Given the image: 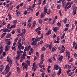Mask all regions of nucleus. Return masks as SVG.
<instances>
[{"mask_svg":"<svg viewBox=\"0 0 77 77\" xmlns=\"http://www.w3.org/2000/svg\"><path fill=\"white\" fill-rule=\"evenodd\" d=\"M31 41H32V45H34L33 47V48L35 49L38 48L39 46V44L36 45V42H35V38H32L31 39Z\"/></svg>","mask_w":77,"mask_h":77,"instance_id":"nucleus-1","label":"nucleus"},{"mask_svg":"<svg viewBox=\"0 0 77 77\" xmlns=\"http://www.w3.org/2000/svg\"><path fill=\"white\" fill-rule=\"evenodd\" d=\"M26 52L24 51L23 53V57H21V59L20 60V62H22L24 59L26 58Z\"/></svg>","mask_w":77,"mask_h":77,"instance_id":"nucleus-2","label":"nucleus"},{"mask_svg":"<svg viewBox=\"0 0 77 77\" xmlns=\"http://www.w3.org/2000/svg\"><path fill=\"white\" fill-rule=\"evenodd\" d=\"M18 48L19 50H21V49L23 50L24 49V46H22L21 43H20L18 46Z\"/></svg>","mask_w":77,"mask_h":77,"instance_id":"nucleus-3","label":"nucleus"},{"mask_svg":"<svg viewBox=\"0 0 77 77\" xmlns=\"http://www.w3.org/2000/svg\"><path fill=\"white\" fill-rule=\"evenodd\" d=\"M66 56L68 57V60L69 59V58H70V53H69V52L67 50L66 51Z\"/></svg>","mask_w":77,"mask_h":77,"instance_id":"nucleus-4","label":"nucleus"},{"mask_svg":"<svg viewBox=\"0 0 77 77\" xmlns=\"http://www.w3.org/2000/svg\"><path fill=\"white\" fill-rule=\"evenodd\" d=\"M11 48V46L10 45H7L5 46V51H8Z\"/></svg>","mask_w":77,"mask_h":77,"instance_id":"nucleus-5","label":"nucleus"},{"mask_svg":"<svg viewBox=\"0 0 77 77\" xmlns=\"http://www.w3.org/2000/svg\"><path fill=\"white\" fill-rule=\"evenodd\" d=\"M36 64L35 63H34L33 64L32 66L33 67L32 68V69H33L34 71H36Z\"/></svg>","mask_w":77,"mask_h":77,"instance_id":"nucleus-6","label":"nucleus"},{"mask_svg":"<svg viewBox=\"0 0 77 77\" xmlns=\"http://www.w3.org/2000/svg\"><path fill=\"white\" fill-rule=\"evenodd\" d=\"M53 29L54 32H57L59 29V28L58 27H54Z\"/></svg>","mask_w":77,"mask_h":77,"instance_id":"nucleus-7","label":"nucleus"},{"mask_svg":"<svg viewBox=\"0 0 77 77\" xmlns=\"http://www.w3.org/2000/svg\"><path fill=\"white\" fill-rule=\"evenodd\" d=\"M73 15H75L77 13V11H76V8L74 7L73 8Z\"/></svg>","mask_w":77,"mask_h":77,"instance_id":"nucleus-8","label":"nucleus"},{"mask_svg":"<svg viewBox=\"0 0 77 77\" xmlns=\"http://www.w3.org/2000/svg\"><path fill=\"white\" fill-rule=\"evenodd\" d=\"M54 69H55V70H58L59 69V66L57 65H55L54 66Z\"/></svg>","mask_w":77,"mask_h":77,"instance_id":"nucleus-9","label":"nucleus"},{"mask_svg":"<svg viewBox=\"0 0 77 77\" xmlns=\"http://www.w3.org/2000/svg\"><path fill=\"white\" fill-rule=\"evenodd\" d=\"M62 59H63V56L61 55L58 60H59V61L61 62H62Z\"/></svg>","mask_w":77,"mask_h":77,"instance_id":"nucleus-10","label":"nucleus"},{"mask_svg":"<svg viewBox=\"0 0 77 77\" xmlns=\"http://www.w3.org/2000/svg\"><path fill=\"white\" fill-rule=\"evenodd\" d=\"M41 40V37L40 38H35V42H36L37 41H39Z\"/></svg>","mask_w":77,"mask_h":77,"instance_id":"nucleus-11","label":"nucleus"},{"mask_svg":"<svg viewBox=\"0 0 77 77\" xmlns=\"http://www.w3.org/2000/svg\"><path fill=\"white\" fill-rule=\"evenodd\" d=\"M3 47H0V55L3 52Z\"/></svg>","mask_w":77,"mask_h":77,"instance_id":"nucleus-12","label":"nucleus"},{"mask_svg":"<svg viewBox=\"0 0 77 77\" xmlns=\"http://www.w3.org/2000/svg\"><path fill=\"white\" fill-rule=\"evenodd\" d=\"M44 13L46 14V13L47 12V9L46 7H45L44 8Z\"/></svg>","mask_w":77,"mask_h":77,"instance_id":"nucleus-13","label":"nucleus"},{"mask_svg":"<svg viewBox=\"0 0 77 77\" xmlns=\"http://www.w3.org/2000/svg\"><path fill=\"white\" fill-rule=\"evenodd\" d=\"M1 68H0V72H2V70H3V65H2L1 66Z\"/></svg>","mask_w":77,"mask_h":77,"instance_id":"nucleus-14","label":"nucleus"},{"mask_svg":"<svg viewBox=\"0 0 77 77\" xmlns=\"http://www.w3.org/2000/svg\"><path fill=\"white\" fill-rule=\"evenodd\" d=\"M11 36V34L8 33L6 36V38H10Z\"/></svg>","mask_w":77,"mask_h":77,"instance_id":"nucleus-15","label":"nucleus"},{"mask_svg":"<svg viewBox=\"0 0 77 77\" xmlns=\"http://www.w3.org/2000/svg\"><path fill=\"white\" fill-rule=\"evenodd\" d=\"M68 21V19L67 18H66L65 20H64L63 21V22L64 24H66V23H67V21Z\"/></svg>","mask_w":77,"mask_h":77,"instance_id":"nucleus-16","label":"nucleus"},{"mask_svg":"<svg viewBox=\"0 0 77 77\" xmlns=\"http://www.w3.org/2000/svg\"><path fill=\"white\" fill-rule=\"evenodd\" d=\"M11 72H9V73L7 75L6 77H10V75H11Z\"/></svg>","mask_w":77,"mask_h":77,"instance_id":"nucleus-17","label":"nucleus"},{"mask_svg":"<svg viewBox=\"0 0 77 77\" xmlns=\"http://www.w3.org/2000/svg\"><path fill=\"white\" fill-rule=\"evenodd\" d=\"M42 28H41V27H38V28H37L36 30H35V31L36 32H37V31H38V30H41Z\"/></svg>","mask_w":77,"mask_h":77,"instance_id":"nucleus-18","label":"nucleus"},{"mask_svg":"<svg viewBox=\"0 0 77 77\" xmlns=\"http://www.w3.org/2000/svg\"><path fill=\"white\" fill-rule=\"evenodd\" d=\"M24 66L26 70H27V69H28V65H27V64H26Z\"/></svg>","mask_w":77,"mask_h":77,"instance_id":"nucleus-19","label":"nucleus"},{"mask_svg":"<svg viewBox=\"0 0 77 77\" xmlns=\"http://www.w3.org/2000/svg\"><path fill=\"white\" fill-rule=\"evenodd\" d=\"M19 57H20V55H17V57L16 58V61H18L19 60Z\"/></svg>","mask_w":77,"mask_h":77,"instance_id":"nucleus-20","label":"nucleus"},{"mask_svg":"<svg viewBox=\"0 0 77 77\" xmlns=\"http://www.w3.org/2000/svg\"><path fill=\"white\" fill-rule=\"evenodd\" d=\"M42 3V0H38V3L37 4L38 5H39L41 4Z\"/></svg>","mask_w":77,"mask_h":77,"instance_id":"nucleus-21","label":"nucleus"},{"mask_svg":"<svg viewBox=\"0 0 77 77\" xmlns=\"http://www.w3.org/2000/svg\"><path fill=\"white\" fill-rule=\"evenodd\" d=\"M5 74H7L9 72V70L8 69H5Z\"/></svg>","mask_w":77,"mask_h":77,"instance_id":"nucleus-22","label":"nucleus"},{"mask_svg":"<svg viewBox=\"0 0 77 77\" xmlns=\"http://www.w3.org/2000/svg\"><path fill=\"white\" fill-rule=\"evenodd\" d=\"M46 14V13H44L42 14L41 15V18H43V17H44L45 15Z\"/></svg>","mask_w":77,"mask_h":77,"instance_id":"nucleus-23","label":"nucleus"},{"mask_svg":"<svg viewBox=\"0 0 77 77\" xmlns=\"http://www.w3.org/2000/svg\"><path fill=\"white\" fill-rule=\"evenodd\" d=\"M50 34H51V30L49 29L48 31L46 33V34L48 35H50Z\"/></svg>","mask_w":77,"mask_h":77,"instance_id":"nucleus-24","label":"nucleus"},{"mask_svg":"<svg viewBox=\"0 0 77 77\" xmlns=\"http://www.w3.org/2000/svg\"><path fill=\"white\" fill-rule=\"evenodd\" d=\"M44 54H42L41 56V59L42 60H44Z\"/></svg>","mask_w":77,"mask_h":77,"instance_id":"nucleus-25","label":"nucleus"},{"mask_svg":"<svg viewBox=\"0 0 77 77\" xmlns=\"http://www.w3.org/2000/svg\"><path fill=\"white\" fill-rule=\"evenodd\" d=\"M16 27L15 24H14V25H12L10 28V29H12L13 28H15Z\"/></svg>","mask_w":77,"mask_h":77,"instance_id":"nucleus-26","label":"nucleus"},{"mask_svg":"<svg viewBox=\"0 0 77 77\" xmlns=\"http://www.w3.org/2000/svg\"><path fill=\"white\" fill-rule=\"evenodd\" d=\"M6 34V33H4L2 35H1V38H3L5 36V35Z\"/></svg>","mask_w":77,"mask_h":77,"instance_id":"nucleus-27","label":"nucleus"},{"mask_svg":"<svg viewBox=\"0 0 77 77\" xmlns=\"http://www.w3.org/2000/svg\"><path fill=\"white\" fill-rule=\"evenodd\" d=\"M31 26H32V24L30 23H29L28 24V27L29 28V29H30V27H31Z\"/></svg>","mask_w":77,"mask_h":77,"instance_id":"nucleus-28","label":"nucleus"},{"mask_svg":"<svg viewBox=\"0 0 77 77\" xmlns=\"http://www.w3.org/2000/svg\"><path fill=\"white\" fill-rule=\"evenodd\" d=\"M5 69H10V67L9 66H7L5 67Z\"/></svg>","mask_w":77,"mask_h":77,"instance_id":"nucleus-29","label":"nucleus"},{"mask_svg":"<svg viewBox=\"0 0 77 77\" xmlns=\"http://www.w3.org/2000/svg\"><path fill=\"white\" fill-rule=\"evenodd\" d=\"M8 16L9 17V20H11V16L10 15V14L8 13Z\"/></svg>","mask_w":77,"mask_h":77,"instance_id":"nucleus-30","label":"nucleus"},{"mask_svg":"<svg viewBox=\"0 0 77 77\" xmlns=\"http://www.w3.org/2000/svg\"><path fill=\"white\" fill-rule=\"evenodd\" d=\"M17 55H19L20 56H21V54H20V52H19V51H17Z\"/></svg>","mask_w":77,"mask_h":77,"instance_id":"nucleus-31","label":"nucleus"},{"mask_svg":"<svg viewBox=\"0 0 77 77\" xmlns=\"http://www.w3.org/2000/svg\"><path fill=\"white\" fill-rule=\"evenodd\" d=\"M74 74V72H72L69 73V76H71V75Z\"/></svg>","mask_w":77,"mask_h":77,"instance_id":"nucleus-32","label":"nucleus"},{"mask_svg":"<svg viewBox=\"0 0 77 77\" xmlns=\"http://www.w3.org/2000/svg\"><path fill=\"white\" fill-rule=\"evenodd\" d=\"M22 31L23 35H25V33H26V29H24L23 30H22Z\"/></svg>","mask_w":77,"mask_h":77,"instance_id":"nucleus-33","label":"nucleus"},{"mask_svg":"<svg viewBox=\"0 0 77 77\" xmlns=\"http://www.w3.org/2000/svg\"><path fill=\"white\" fill-rule=\"evenodd\" d=\"M38 21L39 23H40V24H42V20H41V19H40L38 20Z\"/></svg>","mask_w":77,"mask_h":77,"instance_id":"nucleus-34","label":"nucleus"},{"mask_svg":"<svg viewBox=\"0 0 77 77\" xmlns=\"http://www.w3.org/2000/svg\"><path fill=\"white\" fill-rule=\"evenodd\" d=\"M8 30V29H3V32H5V33H6V32H7V30Z\"/></svg>","mask_w":77,"mask_h":77,"instance_id":"nucleus-35","label":"nucleus"},{"mask_svg":"<svg viewBox=\"0 0 77 77\" xmlns=\"http://www.w3.org/2000/svg\"><path fill=\"white\" fill-rule=\"evenodd\" d=\"M58 75H59L61 74V70H59V72L57 73Z\"/></svg>","mask_w":77,"mask_h":77,"instance_id":"nucleus-36","label":"nucleus"},{"mask_svg":"<svg viewBox=\"0 0 77 77\" xmlns=\"http://www.w3.org/2000/svg\"><path fill=\"white\" fill-rule=\"evenodd\" d=\"M68 9V6L67 5H66L65 7V11H66Z\"/></svg>","mask_w":77,"mask_h":77,"instance_id":"nucleus-37","label":"nucleus"},{"mask_svg":"<svg viewBox=\"0 0 77 77\" xmlns=\"http://www.w3.org/2000/svg\"><path fill=\"white\" fill-rule=\"evenodd\" d=\"M20 14V11H18L17 13L16 14V15L18 16Z\"/></svg>","mask_w":77,"mask_h":77,"instance_id":"nucleus-38","label":"nucleus"},{"mask_svg":"<svg viewBox=\"0 0 77 77\" xmlns=\"http://www.w3.org/2000/svg\"><path fill=\"white\" fill-rule=\"evenodd\" d=\"M65 48H64V49H63L62 50V51H60V53H63L64 51H65Z\"/></svg>","mask_w":77,"mask_h":77,"instance_id":"nucleus-39","label":"nucleus"},{"mask_svg":"<svg viewBox=\"0 0 77 77\" xmlns=\"http://www.w3.org/2000/svg\"><path fill=\"white\" fill-rule=\"evenodd\" d=\"M17 70L18 72H19L20 71V68L19 67H17Z\"/></svg>","mask_w":77,"mask_h":77,"instance_id":"nucleus-40","label":"nucleus"},{"mask_svg":"<svg viewBox=\"0 0 77 77\" xmlns=\"http://www.w3.org/2000/svg\"><path fill=\"white\" fill-rule=\"evenodd\" d=\"M36 6V4L34 3L33 4V5L32 6V8L33 9H34V7H35Z\"/></svg>","mask_w":77,"mask_h":77,"instance_id":"nucleus-41","label":"nucleus"},{"mask_svg":"<svg viewBox=\"0 0 77 77\" xmlns=\"http://www.w3.org/2000/svg\"><path fill=\"white\" fill-rule=\"evenodd\" d=\"M11 27H10V24L8 23L7 25V29H11V28H10Z\"/></svg>","mask_w":77,"mask_h":77,"instance_id":"nucleus-42","label":"nucleus"},{"mask_svg":"<svg viewBox=\"0 0 77 77\" xmlns=\"http://www.w3.org/2000/svg\"><path fill=\"white\" fill-rule=\"evenodd\" d=\"M68 69H70L71 68V65H68Z\"/></svg>","mask_w":77,"mask_h":77,"instance_id":"nucleus-43","label":"nucleus"},{"mask_svg":"<svg viewBox=\"0 0 77 77\" xmlns=\"http://www.w3.org/2000/svg\"><path fill=\"white\" fill-rule=\"evenodd\" d=\"M26 62L27 63V64H28V65H30V61L27 60Z\"/></svg>","mask_w":77,"mask_h":77,"instance_id":"nucleus-44","label":"nucleus"},{"mask_svg":"<svg viewBox=\"0 0 77 77\" xmlns=\"http://www.w3.org/2000/svg\"><path fill=\"white\" fill-rule=\"evenodd\" d=\"M64 37H65V33H63V35L61 36V39H63L64 38Z\"/></svg>","mask_w":77,"mask_h":77,"instance_id":"nucleus-45","label":"nucleus"},{"mask_svg":"<svg viewBox=\"0 0 77 77\" xmlns=\"http://www.w3.org/2000/svg\"><path fill=\"white\" fill-rule=\"evenodd\" d=\"M11 42L10 41H8L7 45H9L11 44Z\"/></svg>","mask_w":77,"mask_h":77,"instance_id":"nucleus-46","label":"nucleus"},{"mask_svg":"<svg viewBox=\"0 0 77 77\" xmlns=\"http://www.w3.org/2000/svg\"><path fill=\"white\" fill-rule=\"evenodd\" d=\"M18 44H20L21 42V39H19L18 41Z\"/></svg>","mask_w":77,"mask_h":77,"instance_id":"nucleus-47","label":"nucleus"},{"mask_svg":"<svg viewBox=\"0 0 77 77\" xmlns=\"http://www.w3.org/2000/svg\"><path fill=\"white\" fill-rule=\"evenodd\" d=\"M12 60H10L9 61V64L10 65H11V64H12Z\"/></svg>","mask_w":77,"mask_h":77,"instance_id":"nucleus-48","label":"nucleus"},{"mask_svg":"<svg viewBox=\"0 0 77 77\" xmlns=\"http://www.w3.org/2000/svg\"><path fill=\"white\" fill-rule=\"evenodd\" d=\"M36 21H34L32 23L33 26H35V25H36Z\"/></svg>","mask_w":77,"mask_h":77,"instance_id":"nucleus-49","label":"nucleus"},{"mask_svg":"<svg viewBox=\"0 0 77 77\" xmlns=\"http://www.w3.org/2000/svg\"><path fill=\"white\" fill-rule=\"evenodd\" d=\"M75 42H73V48H74L75 47L74 46H75Z\"/></svg>","mask_w":77,"mask_h":77,"instance_id":"nucleus-50","label":"nucleus"},{"mask_svg":"<svg viewBox=\"0 0 77 77\" xmlns=\"http://www.w3.org/2000/svg\"><path fill=\"white\" fill-rule=\"evenodd\" d=\"M31 21H32V17H30L29 19L28 22H29V23H30Z\"/></svg>","mask_w":77,"mask_h":77,"instance_id":"nucleus-51","label":"nucleus"},{"mask_svg":"<svg viewBox=\"0 0 77 77\" xmlns=\"http://www.w3.org/2000/svg\"><path fill=\"white\" fill-rule=\"evenodd\" d=\"M46 50V48H45L44 47L42 49V51H45Z\"/></svg>","mask_w":77,"mask_h":77,"instance_id":"nucleus-52","label":"nucleus"},{"mask_svg":"<svg viewBox=\"0 0 77 77\" xmlns=\"http://www.w3.org/2000/svg\"><path fill=\"white\" fill-rule=\"evenodd\" d=\"M9 60H10V58H9V57H7V62H9Z\"/></svg>","mask_w":77,"mask_h":77,"instance_id":"nucleus-53","label":"nucleus"},{"mask_svg":"<svg viewBox=\"0 0 77 77\" xmlns=\"http://www.w3.org/2000/svg\"><path fill=\"white\" fill-rule=\"evenodd\" d=\"M62 1V0H59L57 2V3H60Z\"/></svg>","mask_w":77,"mask_h":77,"instance_id":"nucleus-54","label":"nucleus"},{"mask_svg":"<svg viewBox=\"0 0 77 77\" xmlns=\"http://www.w3.org/2000/svg\"><path fill=\"white\" fill-rule=\"evenodd\" d=\"M34 60H35L37 59H38V57H36V56H34Z\"/></svg>","mask_w":77,"mask_h":77,"instance_id":"nucleus-55","label":"nucleus"},{"mask_svg":"<svg viewBox=\"0 0 77 77\" xmlns=\"http://www.w3.org/2000/svg\"><path fill=\"white\" fill-rule=\"evenodd\" d=\"M52 51H56V49L54 47L52 48Z\"/></svg>","mask_w":77,"mask_h":77,"instance_id":"nucleus-56","label":"nucleus"},{"mask_svg":"<svg viewBox=\"0 0 77 77\" xmlns=\"http://www.w3.org/2000/svg\"><path fill=\"white\" fill-rule=\"evenodd\" d=\"M57 8L59 9H60V5L59 4L58 5H57Z\"/></svg>","mask_w":77,"mask_h":77,"instance_id":"nucleus-57","label":"nucleus"},{"mask_svg":"<svg viewBox=\"0 0 77 77\" xmlns=\"http://www.w3.org/2000/svg\"><path fill=\"white\" fill-rule=\"evenodd\" d=\"M53 77H55L56 76V72H54L53 74Z\"/></svg>","mask_w":77,"mask_h":77,"instance_id":"nucleus-58","label":"nucleus"},{"mask_svg":"<svg viewBox=\"0 0 77 77\" xmlns=\"http://www.w3.org/2000/svg\"><path fill=\"white\" fill-rule=\"evenodd\" d=\"M75 27V25L74 24H72V29H74V28Z\"/></svg>","mask_w":77,"mask_h":77,"instance_id":"nucleus-59","label":"nucleus"},{"mask_svg":"<svg viewBox=\"0 0 77 77\" xmlns=\"http://www.w3.org/2000/svg\"><path fill=\"white\" fill-rule=\"evenodd\" d=\"M68 30V28H65L64 30V32H66V31H67V30Z\"/></svg>","mask_w":77,"mask_h":77,"instance_id":"nucleus-60","label":"nucleus"},{"mask_svg":"<svg viewBox=\"0 0 77 77\" xmlns=\"http://www.w3.org/2000/svg\"><path fill=\"white\" fill-rule=\"evenodd\" d=\"M17 23V20H15L13 21V23H14V24H15V23Z\"/></svg>","mask_w":77,"mask_h":77,"instance_id":"nucleus-61","label":"nucleus"},{"mask_svg":"<svg viewBox=\"0 0 77 77\" xmlns=\"http://www.w3.org/2000/svg\"><path fill=\"white\" fill-rule=\"evenodd\" d=\"M57 24L58 26H59V27H60V26H61V25L60 24V23L59 22H58L57 23Z\"/></svg>","mask_w":77,"mask_h":77,"instance_id":"nucleus-62","label":"nucleus"},{"mask_svg":"<svg viewBox=\"0 0 77 77\" xmlns=\"http://www.w3.org/2000/svg\"><path fill=\"white\" fill-rule=\"evenodd\" d=\"M51 47H52L51 45H50L49 46V48L50 50H51Z\"/></svg>","mask_w":77,"mask_h":77,"instance_id":"nucleus-63","label":"nucleus"},{"mask_svg":"<svg viewBox=\"0 0 77 77\" xmlns=\"http://www.w3.org/2000/svg\"><path fill=\"white\" fill-rule=\"evenodd\" d=\"M30 51L32 53H33V48H31Z\"/></svg>","mask_w":77,"mask_h":77,"instance_id":"nucleus-64","label":"nucleus"}]
</instances>
